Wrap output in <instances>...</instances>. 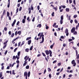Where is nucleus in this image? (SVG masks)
Returning <instances> with one entry per match:
<instances>
[{
  "label": "nucleus",
  "mask_w": 79,
  "mask_h": 79,
  "mask_svg": "<svg viewBox=\"0 0 79 79\" xmlns=\"http://www.w3.org/2000/svg\"><path fill=\"white\" fill-rule=\"evenodd\" d=\"M40 36H41V37L42 36V40L41 42H40V44H42V43H43V42H44V35L43 34V33H41V35Z\"/></svg>",
  "instance_id": "nucleus-1"
},
{
  "label": "nucleus",
  "mask_w": 79,
  "mask_h": 79,
  "mask_svg": "<svg viewBox=\"0 0 79 79\" xmlns=\"http://www.w3.org/2000/svg\"><path fill=\"white\" fill-rule=\"evenodd\" d=\"M72 64H73V66H76V63L75 62V60H73L72 61Z\"/></svg>",
  "instance_id": "nucleus-2"
},
{
  "label": "nucleus",
  "mask_w": 79,
  "mask_h": 79,
  "mask_svg": "<svg viewBox=\"0 0 79 79\" xmlns=\"http://www.w3.org/2000/svg\"><path fill=\"white\" fill-rule=\"evenodd\" d=\"M65 33L66 34V35L67 36H68L69 35V33L68 32V29H66L65 31Z\"/></svg>",
  "instance_id": "nucleus-3"
},
{
  "label": "nucleus",
  "mask_w": 79,
  "mask_h": 79,
  "mask_svg": "<svg viewBox=\"0 0 79 79\" xmlns=\"http://www.w3.org/2000/svg\"><path fill=\"white\" fill-rule=\"evenodd\" d=\"M45 52L46 53V54L47 55H49V53H50L49 52V51H48V50H46L45 51Z\"/></svg>",
  "instance_id": "nucleus-4"
},
{
  "label": "nucleus",
  "mask_w": 79,
  "mask_h": 79,
  "mask_svg": "<svg viewBox=\"0 0 79 79\" xmlns=\"http://www.w3.org/2000/svg\"><path fill=\"white\" fill-rule=\"evenodd\" d=\"M75 27H73L71 30V32L72 33H73L74 32V31H75Z\"/></svg>",
  "instance_id": "nucleus-5"
},
{
  "label": "nucleus",
  "mask_w": 79,
  "mask_h": 79,
  "mask_svg": "<svg viewBox=\"0 0 79 79\" xmlns=\"http://www.w3.org/2000/svg\"><path fill=\"white\" fill-rule=\"evenodd\" d=\"M49 53L50 56H52V51H51L50 50H49Z\"/></svg>",
  "instance_id": "nucleus-6"
},
{
  "label": "nucleus",
  "mask_w": 79,
  "mask_h": 79,
  "mask_svg": "<svg viewBox=\"0 0 79 79\" xmlns=\"http://www.w3.org/2000/svg\"><path fill=\"white\" fill-rule=\"evenodd\" d=\"M6 14V10L5 9H4L3 10V12L2 13V15H5Z\"/></svg>",
  "instance_id": "nucleus-7"
},
{
  "label": "nucleus",
  "mask_w": 79,
  "mask_h": 79,
  "mask_svg": "<svg viewBox=\"0 0 79 79\" xmlns=\"http://www.w3.org/2000/svg\"><path fill=\"white\" fill-rule=\"evenodd\" d=\"M24 63L23 64V66H26V64H27V62L25 60L24 61Z\"/></svg>",
  "instance_id": "nucleus-8"
},
{
  "label": "nucleus",
  "mask_w": 79,
  "mask_h": 79,
  "mask_svg": "<svg viewBox=\"0 0 79 79\" xmlns=\"http://www.w3.org/2000/svg\"><path fill=\"white\" fill-rule=\"evenodd\" d=\"M28 10L29 11V14H30V13H31V8L29 7L28 9Z\"/></svg>",
  "instance_id": "nucleus-9"
},
{
  "label": "nucleus",
  "mask_w": 79,
  "mask_h": 79,
  "mask_svg": "<svg viewBox=\"0 0 79 79\" xmlns=\"http://www.w3.org/2000/svg\"><path fill=\"white\" fill-rule=\"evenodd\" d=\"M31 40H28L27 42L28 45H30V44H31Z\"/></svg>",
  "instance_id": "nucleus-10"
},
{
  "label": "nucleus",
  "mask_w": 79,
  "mask_h": 79,
  "mask_svg": "<svg viewBox=\"0 0 79 79\" xmlns=\"http://www.w3.org/2000/svg\"><path fill=\"white\" fill-rule=\"evenodd\" d=\"M25 51L26 52H29V49L27 48H26L25 49Z\"/></svg>",
  "instance_id": "nucleus-11"
},
{
  "label": "nucleus",
  "mask_w": 79,
  "mask_h": 79,
  "mask_svg": "<svg viewBox=\"0 0 79 79\" xmlns=\"http://www.w3.org/2000/svg\"><path fill=\"white\" fill-rule=\"evenodd\" d=\"M15 23H16V20H14V21L13 22L12 24V26H14V25H15Z\"/></svg>",
  "instance_id": "nucleus-12"
},
{
  "label": "nucleus",
  "mask_w": 79,
  "mask_h": 79,
  "mask_svg": "<svg viewBox=\"0 0 79 79\" xmlns=\"http://www.w3.org/2000/svg\"><path fill=\"white\" fill-rule=\"evenodd\" d=\"M48 72H51V71H52V69H51L50 68H48Z\"/></svg>",
  "instance_id": "nucleus-13"
},
{
  "label": "nucleus",
  "mask_w": 79,
  "mask_h": 79,
  "mask_svg": "<svg viewBox=\"0 0 79 79\" xmlns=\"http://www.w3.org/2000/svg\"><path fill=\"white\" fill-rule=\"evenodd\" d=\"M54 44H55V43H53L50 46V48H51V49H52L53 48V46L54 45Z\"/></svg>",
  "instance_id": "nucleus-14"
},
{
  "label": "nucleus",
  "mask_w": 79,
  "mask_h": 79,
  "mask_svg": "<svg viewBox=\"0 0 79 79\" xmlns=\"http://www.w3.org/2000/svg\"><path fill=\"white\" fill-rule=\"evenodd\" d=\"M17 34H19V35L21 34V31H19L17 32Z\"/></svg>",
  "instance_id": "nucleus-15"
},
{
  "label": "nucleus",
  "mask_w": 79,
  "mask_h": 79,
  "mask_svg": "<svg viewBox=\"0 0 79 79\" xmlns=\"http://www.w3.org/2000/svg\"><path fill=\"white\" fill-rule=\"evenodd\" d=\"M24 43H25L24 41H23L22 42V44L20 45L21 47H22V45H24Z\"/></svg>",
  "instance_id": "nucleus-16"
},
{
  "label": "nucleus",
  "mask_w": 79,
  "mask_h": 79,
  "mask_svg": "<svg viewBox=\"0 0 79 79\" xmlns=\"http://www.w3.org/2000/svg\"><path fill=\"white\" fill-rule=\"evenodd\" d=\"M31 10H33V9H34V7H33V5L32 4L31 6Z\"/></svg>",
  "instance_id": "nucleus-17"
},
{
  "label": "nucleus",
  "mask_w": 79,
  "mask_h": 79,
  "mask_svg": "<svg viewBox=\"0 0 79 79\" xmlns=\"http://www.w3.org/2000/svg\"><path fill=\"white\" fill-rule=\"evenodd\" d=\"M24 76H27V72H25L24 73Z\"/></svg>",
  "instance_id": "nucleus-18"
},
{
  "label": "nucleus",
  "mask_w": 79,
  "mask_h": 79,
  "mask_svg": "<svg viewBox=\"0 0 79 79\" xmlns=\"http://www.w3.org/2000/svg\"><path fill=\"white\" fill-rule=\"evenodd\" d=\"M27 56H26L24 57V59L25 60V61H27Z\"/></svg>",
  "instance_id": "nucleus-19"
},
{
  "label": "nucleus",
  "mask_w": 79,
  "mask_h": 79,
  "mask_svg": "<svg viewBox=\"0 0 79 79\" xmlns=\"http://www.w3.org/2000/svg\"><path fill=\"white\" fill-rule=\"evenodd\" d=\"M65 10L67 12H69V8H66Z\"/></svg>",
  "instance_id": "nucleus-20"
},
{
  "label": "nucleus",
  "mask_w": 79,
  "mask_h": 79,
  "mask_svg": "<svg viewBox=\"0 0 79 79\" xmlns=\"http://www.w3.org/2000/svg\"><path fill=\"white\" fill-rule=\"evenodd\" d=\"M45 26L46 29H48V28H49V27H48V26H47V25L46 24Z\"/></svg>",
  "instance_id": "nucleus-21"
},
{
  "label": "nucleus",
  "mask_w": 79,
  "mask_h": 79,
  "mask_svg": "<svg viewBox=\"0 0 79 79\" xmlns=\"http://www.w3.org/2000/svg\"><path fill=\"white\" fill-rule=\"evenodd\" d=\"M53 8V9H54V10H55V11H56L57 10V7H54Z\"/></svg>",
  "instance_id": "nucleus-22"
},
{
  "label": "nucleus",
  "mask_w": 79,
  "mask_h": 79,
  "mask_svg": "<svg viewBox=\"0 0 79 79\" xmlns=\"http://www.w3.org/2000/svg\"><path fill=\"white\" fill-rule=\"evenodd\" d=\"M31 39V37H29L27 38L26 40H29V39Z\"/></svg>",
  "instance_id": "nucleus-23"
},
{
  "label": "nucleus",
  "mask_w": 79,
  "mask_h": 79,
  "mask_svg": "<svg viewBox=\"0 0 79 79\" xmlns=\"http://www.w3.org/2000/svg\"><path fill=\"white\" fill-rule=\"evenodd\" d=\"M61 64V63L60 62L58 63L57 64L58 66H60Z\"/></svg>",
  "instance_id": "nucleus-24"
},
{
  "label": "nucleus",
  "mask_w": 79,
  "mask_h": 79,
  "mask_svg": "<svg viewBox=\"0 0 79 79\" xmlns=\"http://www.w3.org/2000/svg\"><path fill=\"white\" fill-rule=\"evenodd\" d=\"M16 56H14L13 57V58L12 59L13 60H16Z\"/></svg>",
  "instance_id": "nucleus-25"
},
{
  "label": "nucleus",
  "mask_w": 79,
  "mask_h": 79,
  "mask_svg": "<svg viewBox=\"0 0 79 79\" xmlns=\"http://www.w3.org/2000/svg\"><path fill=\"white\" fill-rule=\"evenodd\" d=\"M7 15L8 17L10 16V13L8 12H7Z\"/></svg>",
  "instance_id": "nucleus-26"
},
{
  "label": "nucleus",
  "mask_w": 79,
  "mask_h": 79,
  "mask_svg": "<svg viewBox=\"0 0 79 79\" xmlns=\"http://www.w3.org/2000/svg\"><path fill=\"white\" fill-rule=\"evenodd\" d=\"M8 42V40H7L6 42H5L4 43V45H5L6 44H7V42Z\"/></svg>",
  "instance_id": "nucleus-27"
},
{
  "label": "nucleus",
  "mask_w": 79,
  "mask_h": 79,
  "mask_svg": "<svg viewBox=\"0 0 79 79\" xmlns=\"http://www.w3.org/2000/svg\"><path fill=\"white\" fill-rule=\"evenodd\" d=\"M12 74H13V75H15V70H13L12 72Z\"/></svg>",
  "instance_id": "nucleus-28"
},
{
  "label": "nucleus",
  "mask_w": 79,
  "mask_h": 79,
  "mask_svg": "<svg viewBox=\"0 0 79 79\" xmlns=\"http://www.w3.org/2000/svg\"><path fill=\"white\" fill-rule=\"evenodd\" d=\"M33 49V45H32L31 46V47H30V50H32Z\"/></svg>",
  "instance_id": "nucleus-29"
},
{
  "label": "nucleus",
  "mask_w": 79,
  "mask_h": 79,
  "mask_svg": "<svg viewBox=\"0 0 79 79\" xmlns=\"http://www.w3.org/2000/svg\"><path fill=\"white\" fill-rule=\"evenodd\" d=\"M30 74H31V73L30 71H29L28 73V77H29V76H30Z\"/></svg>",
  "instance_id": "nucleus-30"
},
{
  "label": "nucleus",
  "mask_w": 79,
  "mask_h": 79,
  "mask_svg": "<svg viewBox=\"0 0 79 79\" xmlns=\"http://www.w3.org/2000/svg\"><path fill=\"white\" fill-rule=\"evenodd\" d=\"M20 52L19 51L17 53V55H18V56L19 57V56H20Z\"/></svg>",
  "instance_id": "nucleus-31"
},
{
  "label": "nucleus",
  "mask_w": 79,
  "mask_h": 79,
  "mask_svg": "<svg viewBox=\"0 0 79 79\" xmlns=\"http://www.w3.org/2000/svg\"><path fill=\"white\" fill-rule=\"evenodd\" d=\"M66 17L67 18H68V20H69V15H68V14H67V15Z\"/></svg>",
  "instance_id": "nucleus-32"
},
{
  "label": "nucleus",
  "mask_w": 79,
  "mask_h": 79,
  "mask_svg": "<svg viewBox=\"0 0 79 79\" xmlns=\"http://www.w3.org/2000/svg\"><path fill=\"white\" fill-rule=\"evenodd\" d=\"M23 18L24 19H23V20H25L26 19V15H25L24 17H23Z\"/></svg>",
  "instance_id": "nucleus-33"
},
{
  "label": "nucleus",
  "mask_w": 79,
  "mask_h": 79,
  "mask_svg": "<svg viewBox=\"0 0 79 79\" xmlns=\"http://www.w3.org/2000/svg\"><path fill=\"white\" fill-rule=\"evenodd\" d=\"M29 68V65H27L26 67V69H28Z\"/></svg>",
  "instance_id": "nucleus-34"
},
{
  "label": "nucleus",
  "mask_w": 79,
  "mask_h": 79,
  "mask_svg": "<svg viewBox=\"0 0 79 79\" xmlns=\"http://www.w3.org/2000/svg\"><path fill=\"white\" fill-rule=\"evenodd\" d=\"M42 54L43 56H44V57H46V55H45V54H44V53L42 52Z\"/></svg>",
  "instance_id": "nucleus-35"
},
{
  "label": "nucleus",
  "mask_w": 79,
  "mask_h": 79,
  "mask_svg": "<svg viewBox=\"0 0 79 79\" xmlns=\"http://www.w3.org/2000/svg\"><path fill=\"white\" fill-rule=\"evenodd\" d=\"M2 77V73L1 72L0 73V78H1Z\"/></svg>",
  "instance_id": "nucleus-36"
},
{
  "label": "nucleus",
  "mask_w": 79,
  "mask_h": 79,
  "mask_svg": "<svg viewBox=\"0 0 79 79\" xmlns=\"http://www.w3.org/2000/svg\"><path fill=\"white\" fill-rule=\"evenodd\" d=\"M14 35H15V34L12 33L11 35V37H14Z\"/></svg>",
  "instance_id": "nucleus-37"
},
{
  "label": "nucleus",
  "mask_w": 79,
  "mask_h": 79,
  "mask_svg": "<svg viewBox=\"0 0 79 79\" xmlns=\"http://www.w3.org/2000/svg\"><path fill=\"white\" fill-rule=\"evenodd\" d=\"M4 29L5 31H7V28L6 27H5Z\"/></svg>",
  "instance_id": "nucleus-38"
},
{
  "label": "nucleus",
  "mask_w": 79,
  "mask_h": 79,
  "mask_svg": "<svg viewBox=\"0 0 79 79\" xmlns=\"http://www.w3.org/2000/svg\"><path fill=\"white\" fill-rule=\"evenodd\" d=\"M63 16L62 15L61 16V20H63Z\"/></svg>",
  "instance_id": "nucleus-39"
},
{
  "label": "nucleus",
  "mask_w": 79,
  "mask_h": 79,
  "mask_svg": "<svg viewBox=\"0 0 79 79\" xmlns=\"http://www.w3.org/2000/svg\"><path fill=\"white\" fill-rule=\"evenodd\" d=\"M77 32L76 31H75L74 33H73V34L74 35H76V34H77Z\"/></svg>",
  "instance_id": "nucleus-40"
},
{
  "label": "nucleus",
  "mask_w": 79,
  "mask_h": 79,
  "mask_svg": "<svg viewBox=\"0 0 79 79\" xmlns=\"http://www.w3.org/2000/svg\"><path fill=\"white\" fill-rule=\"evenodd\" d=\"M18 10H19V9H18V8H17L16 10V13H18Z\"/></svg>",
  "instance_id": "nucleus-41"
},
{
  "label": "nucleus",
  "mask_w": 79,
  "mask_h": 79,
  "mask_svg": "<svg viewBox=\"0 0 79 79\" xmlns=\"http://www.w3.org/2000/svg\"><path fill=\"white\" fill-rule=\"evenodd\" d=\"M6 44L4 46V47L3 48V49H5V48H6Z\"/></svg>",
  "instance_id": "nucleus-42"
},
{
  "label": "nucleus",
  "mask_w": 79,
  "mask_h": 79,
  "mask_svg": "<svg viewBox=\"0 0 79 79\" xmlns=\"http://www.w3.org/2000/svg\"><path fill=\"white\" fill-rule=\"evenodd\" d=\"M7 52H8V50H7L4 53V54L5 55H6V53H7Z\"/></svg>",
  "instance_id": "nucleus-43"
},
{
  "label": "nucleus",
  "mask_w": 79,
  "mask_h": 79,
  "mask_svg": "<svg viewBox=\"0 0 79 79\" xmlns=\"http://www.w3.org/2000/svg\"><path fill=\"white\" fill-rule=\"evenodd\" d=\"M60 24H63V20H60Z\"/></svg>",
  "instance_id": "nucleus-44"
},
{
  "label": "nucleus",
  "mask_w": 79,
  "mask_h": 79,
  "mask_svg": "<svg viewBox=\"0 0 79 79\" xmlns=\"http://www.w3.org/2000/svg\"><path fill=\"white\" fill-rule=\"evenodd\" d=\"M21 10H22V7L21 6L19 8V11H21Z\"/></svg>",
  "instance_id": "nucleus-45"
},
{
  "label": "nucleus",
  "mask_w": 79,
  "mask_h": 79,
  "mask_svg": "<svg viewBox=\"0 0 79 79\" xmlns=\"http://www.w3.org/2000/svg\"><path fill=\"white\" fill-rule=\"evenodd\" d=\"M37 8L38 9V10H39V9H40V6H38L37 7Z\"/></svg>",
  "instance_id": "nucleus-46"
},
{
  "label": "nucleus",
  "mask_w": 79,
  "mask_h": 79,
  "mask_svg": "<svg viewBox=\"0 0 79 79\" xmlns=\"http://www.w3.org/2000/svg\"><path fill=\"white\" fill-rule=\"evenodd\" d=\"M77 15H74L73 17L74 18H77Z\"/></svg>",
  "instance_id": "nucleus-47"
},
{
  "label": "nucleus",
  "mask_w": 79,
  "mask_h": 79,
  "mask_svg": "<svg viewBox=\"0 0 79 79\" xmlns=\"http://www.w3.org/2000/svg\"><path fill=\"white\" fill-rule=\"evenodd\" d=\"M10 3H8L7 5V8H9L10 7Z\"/></svg>",
  "instance_id": "nucleus-48"
},
{
  "label": "nucleus",
  "mask_w": 79,
  "mask_h": 79,
  "mask_svg": "<svg viewBox=\"0 0 79 79\" xmlns=\"http://www.w3.org/2000/svg\"><path fill=\"white\" fill-rule=\"evenodd\" d=\"M56 24V23H54L52 25L53 27H55V26Z\"/></svg>",
  "instance_id": "nucleus-49"
},
{
  "label": "nucleus",
  "mask_w": 79,
  "mask_h": 79,
  "mask_svg": "<svg viewBox=\"0 0 79 79\" xmlns=\"http://www.w3.org/2000/svg\"><path fill=\"white\" fill-rule=\"evenodd\" d=\"M16 62L17 64H19V60H17Z\"/></svg>",
  "instance_id": "nucleus-50"
},
{
  "label": "nucleus",
  "mask_w": 79,
  "mask_h": 79,
  "mask_svg": "<svg viewBox=\"0 0 79 79\" xmlns=\"http://www.w3.org/2000/svg\"><path fill=\"white\" fill-rule=\"evenodd\" d=\"M66 44L65 43H64L63 44V46L64 47H66Z\"/></svg>",
  "instance_id": "nucleus-51"
},
{
  "label": "nucleus",
  "mask_w": 79,
  "mask_h": 79,
  "mask_svg": "<svg viewBox=\"0 0 79 79\" xmlns=\"http://www.w3.org/2000/svg\"><path fill=\"white\" fill-rule=\"evenodd\" d=\"M17 49H18V48H15V49H14V52H16V50H17Z\"/></svg>",
  "instance_id": "nucleus-52"
},
{
  "label": "nucleus",
  "mask_w": 79,
  "mask_h": 79,
  "mask_svg": "<svg viewBox=\"0 0 79 79\" xmlns=\"http://www.w3.org/2000/svg\"><path fill=\"white\" fill-rule=\"evenodd\" d=\"M15 64H16V63L14 62L12 65L11 67H13V66L15 65Z\"/></svg>",
  "instance_id": "nucleus-53"
},
{
  "label": "nucleus",
  "mask_w": 79,
  "mask_h": 79,
  "mask_svg": "<svg viewBox=\"0 0 79 79\" xmlns=\"http://www.w3.org/2000/svg\"><path fill=\"white\" fill-rule=\"evenodd\" d=\"M54 12H53L52 14V16H54Z\"/></svg>",
  "instance_id": "nucleus-54"
},
{
  "label": "nucleus",
  "mask_w": 79,
  "mask_h": 79,
  "mask_svg": "<svg viewBox=\"0 0 79 79\" xmlns=\"http://www.w3.org/2000/svg\"><path fill=\"white\" fill-rule=\"evenodd\" d=\"M46 72H47V70H46V69H45L44 72V74H45Z\"/></svg>",
  "instance_id": "nucleus-55"
},
{
  "label": "nucleus",
  "mask_w": 79,
  "mask_h": 79,
  "mask_svg": "<svg viewBox=\"0 0 79 79\" xmlns=\"http://www.w3.org/2000/svg\"><path fill=\"white\" fill-rule=\"evenodd\" d=\"M13 15V12H12V11H11L10 12V16H12Z\"/></svg>",
  "instance_id": "nucleus-56"
},
{
  "label": "nucleus",
  "mask_w": 79,
  "mask_h": 79,
  "mask_svg": "<svg viewBox=\"0 0 79 79\" xmlns=\"http://www.w3.org/2000/svg\"><path fill=\"white\" fill-rule=\"evenodd\" d=\"M63 11V9H60V12H62Z\"/></svg>",
  "instance_id": "nucleus-57"
},
{
  "label": "nucleus",
  "mask_w": 79,
  "mask_h": 79,
  "mask_svg": "<svg viewBox=\"0 0 79 79\" xmlns=\"http://www.w3.org/2000/svg\"><path fill=\"white\" fill-rule=\"evenodd\" d=\"M21 42H19V43H18V47H19V46H20V44H21Z\"/></svg>",
  "instance_id": "nucleus-58"
},
{
  "label": "nucleus",
  "mask_w": 79,
  "mask_h": 79,
  "mask_svg": "<svg viewBox=\"0 0 79 79\" xmlns=\"http://www.w3.org/2000/svg\"><path fill=\"white\" fill-rule=\"evenodd\" d=\"M52 76V74H49V78H51Z\"/></svg>",
  "instance_id": "nucleus-59"
},
{
  "label": "nucleus",
  "mask_w": 79,
  "mask_h": 79,
  "mask_svg": "<svg viewBox=\"0 0 79 79\" xmlns=\"http://www.w3.org/2000/svg\"><path fill=\"white\" fill-rule=\"evenodd\" d=\"M1 69H2V70H3L4 69V66H2L1 67Z\"/></svg>",
  "instance_id": "nucleus-60"
},
{
  "label": "nucleus",
  "mask_w": 79,
  "mask_h": 79,
  "mask_svg": "<svg viewBox=\"0 0 79 79\" xmlns=\"http://www.w3.org/2000/svg\"><path fill=\"white\" fill-rule=\"evenodd\" d=\"M62 6L63 8H66V6Z\"/></svg>",
  "instance_id": "nucleus-61"
},
{
  "label": "nucleus",
  "mask_w": 79,
  "mask_h": 79,
  "mask_svg": "<svg viewBox=\"0 0 79 79\" xmlns=\"http://www.w3.org/2000/svg\"><path fill=\"white\" fill-rule=\"evenodd\" d=\"M77 59H79V54H78L77 57Z\"/></svg>",
  "instance_id": "nucleus-62"
},
{
  "label": "nucleus",
  "mask_w": 79,
  "mask_h": 79,
  "mask_svg": "<svg viewBox=\"0 0 79 79\" xmlns=\"http://www.w3.org/2000/svg\"><path fill=\"white\" fill-rule=\"evenodd\" d=\"M75 23H76V24H77V20H75Z\"/></svg>",
  "instance_id": "nucleus-63"
},
{
  "label": "nucleus",
  "mask_w": 79,
  "mask_h": 79,
  "mask_svg": "<svg viewBox=\"0 0 79 79\" xmlns=\"http://www.w3.org/2000/svg\"><path fill=\"white\" fill-rule=\"evenodd\" d=\"M20 6V3H19L17 5V7H19V6Z\"/></svg>",
  "instance_id": "nucleus-64"
}]
</instances>
